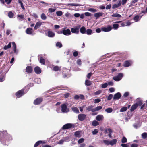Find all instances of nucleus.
<instances>
[{
	"mask_svg": "<svg viewBox=\"0 0 147 147\" xmlns=\"http://www.w3.org/2000/svg\"><path fill=\"white\" fill-rule=\"evenodd\" d=\"M12 137L6 131H0V140L4 145H8L9 142L12 140Z\"/></svg>",
	"mask_w": 147,
	"mask_h": 147,
	"instance_id": "obj_1",
	"label": "nucleus"
},
{
	"mask_svg": "<svg viewBox=\"0 0 147 147\" xmlns=\"http://www.w3.org/2000/svg\"><path fill=\"white\" fill-rule=\"evenodd\" d=\"M123 76V74L122 73H120L117 76L113 77V79L115 81H118L121 80Z\"/></svg>",
	"mask_w": 147,
	"mask_h": 147,
	"instance_id": "obj_2",
	"label": "nucleus"
},
{
	"mask_svg": "<svg viewBox=\"0 0 147 147\" xmlns=\"http://www.w3.org/2000/svg\"><path fill=\"white\" fill-rule=\"evenodd\" d=\"M62 34L64 35L65 36H69L71 35V32L69 29H66L65 28H63L62 29Z\"/></svg>",
	"mask_w": 147,
	"mask_h": 147,
	"instance_id": "obj_3",
	"label": "nucleus"
},
{
	"mask_svg": "<svg viewBox=\"0 0 147 147\" xmlns=\"http://www.w3.org/2000/svg\"><path fill=\"white\" fill-rule=\"evenodd\" d=\"M112 27L110 25H108L107 27H104L101 28V30L102 31L105 32H108L111 30Z\"/></svg>",
	"mask_w": 147,
	"mask_h": 147,
	"instance_id": "obj_4",
	"label": "nucleus"
},
{
	"mask_svg": "<svg viewBox=\"0 0 147 147\" xmlns=\"http://www.w3.org/2000/svg\"><path fill=\"white\" fill-rule=\"evenodd\" d=\"M25 94L23 90H21L18 91L16 94V95L17 98H19Z\"/></svg>",
	"mask_w": 147,
	"mask_h": 147,
	"instance_id": "obj_5",
	"label": "nucleus"
},
{
	"mask_svg": "<svg viewBox=\"0 0 147 147\" xmlns=\"http://www.w3.org/2000/svg\"><path fill=\"white\" fill-rule=\"evenodd\" d=\"M133 63L131 60H127L125 61L124 63L123 66L124 67H127L131 66Z\"/></svg>",
	"mask_w": 147,
	"mask_h": 147,
	"instance_id": "obj_6",
	"label": "nucleus"
},
{
	"mask_svg": "<svg viewBox=\"0 0 147 147\" xmlns=\"http://www.w3.org/2000/svg\"><path fill=\"white\" fill-rule=\"evenodd\" d=\"M67 105L64 104L62 105L61 106V111L63 113L67 112L69 111L68 109L67 108Z\"/></svg>",
	"mask_w": 147,
	"mask_h": 147,
	"instance_id": "obj_7",
	"label": "nucleus"
},
{
	"mask_svg": "<svg viewBox=\"0 0 147 147\" xmlns=\"http://www.w3.org/2000/svg\"><path fill=\"white\" fill-rule=\"evenodd\" d=\"M80 27H76L71 28V31L72 33L78 34L79 32Z\"/></svg>",
	"mask_w": 147,
	"mask_h": 147,
	"instance_id": "obj_8",
	"label": "nucleus"
},
{
	"mask_svg": "<svg viewBox=\"0 0 147 147\" xmlns=\"http://www.w3.org/2000/svg\"><path fill=\"white\" fill-rule=\"evenodd\" d=\"M86 116V115L84 114H80L78 116V119L80 121H82L85 119Z\"/></svg>",
	"mask_w": 147,
	"mask_h": 147,
	"instance_id": "obj_9",
	"label": "nucleus"
},
{
	"mask_svg": "<svg viewBox=\"0 0 147 147\" xmlns=\"http://www.w3.org/2000/svg\"><path fill=\"white\" fill-rule=\"evenodd\" d=\"M42 101V98H38L34 100V105H38L40 104Z\"/></svg>",
	"mask_w": 147,
	"mask_h": 147,
	"instance_id": "obj_10",
	"label": "nucleus"
},
{
	"mask_svg": "<svg viewBox=\"0 0 147 147\" xmlns=\"http://www.w3.org/2000/svg\"><path fill=\"white\" fill-rule=\"evenodd\" d=\"M72 124L71 123H67L64 125L62 127L63 129H66L71 128Z\"/></svg>",
	"mask_w": 147,
	"mask_h": 147,
	"instance_id": "obj_11",
	"label": "nucleus"
},
{
	"mask_svg": "<svg viewBox=\"0 0 147 147\" xmlns=\"http://www.w3.org/2000/svg\"><path fill=\"white\" fill-rule=\"evenodd\" d=\"M121 96V94L119 92H118L115 94L114 95L113 99L117 100L119 99Z\"/></svg>",
	"mask_w": 147,
	"mask_h": 147,
	"instance_id": "obj_12",
	"label": "nucleus"
},
{
	"mask_svg": "<svg viewBox=\"0 0 147 147\" xmlns=\"http://www.w3.org/2000/svg\"><path fill=\"white\" fill-rule=\"evenodd\" d=\"M26 72L28 74H30L32 71V68L31 66H28L26 67Z\"/></svg>",
	"mask_w": 147,
	"mask_h": 147,
	"instance_id": "obj_13",
	"label": "nucleus"
},
{
	"mask_svg": "<svg viewBox=\"0 0 147 147\" xmlns=\"http://www.w3.org/2000/svg\"><path fill=\"white\" fill-rule=\"evenodd\" d=\"M55 35V33L49 30L47 32V36L49 37H53Z\"/></svg>",
	"mask_w": 147,
	"mask_h": 147,
	"instance_id": "obj_14",
	"label": "nucleus"
},
{
	"mask_svg": "<svg viewBox=\"0 0 147 147\" xmlns=\"http://www.w3.org/2000/svg\"><path fill=\"white\" fill-rule=\"evenodd\" d=\"M86 109L88 111H91L93 112H94V109L93 108V106L92 105H90L87 107Z\"/></svg>",
	"mask_w": 147,
	"mask_h": 147,
	"instance_id": "obj_15",
	"label": "nucleus"
},
{
	"mask_svg": "<svg viewBox=\"0 0 147 147\" xmlns=\"http://www.w3.org/2000/svg\"><path fill=\"white\" fill-rule=\"evenodd\" d=\"M143 15L141 16L136 15L133 18V20L135 22H137L139 21Z\"/></svg>",
	"mask_w": 147,
	"mask_h": 147,
	"instance_id": "obj_16",
	"label": "nucleus"
},
{
	"mask_svg": "<svg viewBox=\"0 0 147 147\" xmlns=\"http://www.w3.org/2000/svg\"><path fill=\"white\" fill-rule=\"evenodd\" d=\"M45 142L44 141L40 140L37 142L34 145V147H37L39 144H44Z\"/></svg>",
	"mask_w": 147,
	"mask_h": 147,
	"instance_id": "obj_17",
	"label": "nucleus"
},
{
	"mask_svg": "<svg viewBox=\"0 0 147 147\" xmlns=\"http://www.w3.org/2000/svg\"><path fill=\"white\" fill-rule=\"evenodd\" d=\"M34 70L35 72L37 74H40L41 72L40 69L38 66L36 67L35 68Z\"/></svg>",
	"mask_w": 147,
	"mask_h": 147,
	"instance_id": "obj_18",
	"label": "nucleus"
},
{
	"mask_svg": "<svg viewBox=\"0 0 147 147\" xmlns=\"http://www.w3.org/2000/svg\"><path fill=\"white\" fill-rule=\"evenodd\" d=\"M103 119L104 116L101 115H98L96 117V119L98 121H102L103 120Z\"/></svg>",
	"mask_w": 147,
	"mask_h": 147,
	"instance_id": "obj_19",
	"label": "nucleus"
},
{
	"mask_svg": "<svg viewBox=\"0 0 147 147\" xmlns=\"http://www.w3.org/2000/svg\"><path fill=\"white\" fill-rule=\"evenodd\" d=\"M121 4V1H119V3L117 4H114L112 7V8L113 9H115L116 8H117L119 7L120 6Z\"/></svg>",
	"mask_w": 147,
	"mask_h": 147,
	"instance_id": "obj_20",
	"label": "nucleus"
},
{
	"mask_svg": "<svg viewBox=\"0 0 147 147\" xmlns=\"http://www.w3.org/2000/svg\"><path fill=\"white\" fill-rule=\"evenodd\" d=\"M42 24V22L40 21H39L37 22L34 27V29L35 30L37 29L38 28H39L40 27L41 25Z\"/></svg>",
	"mask_w": 147,
	"mask_h": 147,
	"instance_id": "obj_21",
	"label": "nucleus"
},
{
	"mask_svg": "<svg viewBox=\"0 0 147 147\" xmlns=\"http://www.w3.org/2000/svg\"><path fill=\"white\" fill-rule=\"evenodd\" d=\"M103 13L102 12L97 13L94 14V16L96 18V19H97L99 17L103 15Z\"/></svg>",
	"mask_w": 147,
	"mask_h": 147,
	"instance_id": "obj_22",
	"label": "nucleus"
},
{
	"mask_svg": "<svg viewBox=\"0 0 147 147\" xmlns=\"http://www.w3.org/2000/svg\"><path fill=\"white\" fill-rule=\"evenodd\" d=\"M26 33L28 34H31L33 32V30L32 28H28L26 29Z\"/></svg>",
	"mask_w": 147,
	"mask_h": 147,
	"instance_id": "obj_23",
	"label": "nucleus"
},
{
	"mask_svg": "<svg viewBox=\"0 0 147 147\" xmlns=\"http://www.w3.org/2000/svg\"><path fill=\"white\" fill-rule=\"evenodd\" d=\"M117 141V140L116 139H113L111 140H110L109 145L113 146L115 144Z\"/></svg>",
	"mask_w": 147,
	"mask_h": 147,
	"instance_id": "obj_24",
	"label": "nucleus"
},
{
	"mask_svg": "<svg viewBox=\"0 0 147 147\" xmlns=\"http://www.w3.org/2000/svg\"><path fill=\"white\" fill-rule=\"evenodd\" d=\"M24 15H18L17 16V18L19 21H22L23 19L24 18Z\"/></svg>",
	"mask_w": 147,
	"mask_h": 147,
	"instance_id": "obj_25",
	"label": "nucleus"
},
{
	"mask_svg": "<svg viewBox=\"0 0 147 147\" xmlns=\"http://www.w3.org/2000/svg\"><path fill=\"white\" fill-rule=\"evenodd\" d=\"M71 109L75 113L78 114L79 113V111L78 108L76 107H72L71 108Z\"/></svg>",
	"mask_w": 147,
	"mask_h": 147,
	"instance_id": "obj_26",
	"label": "nucleus"
},
{
	"mask_svg": "<svg viewBox=\"0 0 147 147\" xmlns=\"http://www.w3.org/2000/svg\"><path fill=\"white\" fill-rule=\"evenodd\" d=\"M137 105V104H135L133 105L130 109V110L131 111H133L135 110L138 107Z\"/></svg>",
	"mask_w": 147,
	"mask_h": 147,
	"instance_id": "obj_27",
	"label": "nucleus"
},
{
	"mask_svg": "<svg viewBox=\"0 0 147 147\" xmlns=\"http://www.w3.org/2000/svg\"><path fill=\"white\" fill-rule=\"evenodd\" d=\"M80 31L81 33L82 34H85L86 31L85 27L84 26L82 27L80 29Z\"/></svg>",
	"mask_w": 147,
	"mask_h": 147,
	"instance_id": "obj_28",
	"label": "nucleus"
},
{
	"mask_svg": "<svg viewBox=\"0 0 147 147\" xmlns=\"http://www.w3.org/2000/svg\"><path fill=\"white\" fill-rule=\"evenodd\" d=\"M138 0H134L132 1L130 3V5H129L130 7H132L136 5V2H138Z\"/></svg>",
	"mask_w": 147,
	"mask_h": 147,
	"instance_id": "obj_29",
	"label": "nucleus"
},
{
	"mask_svg": "<svg viewBox=\"0 0 147 147\" xmlns=\"http://www.w3.org/2000/svg\"><path fill=\"white\" fill-rule=\"evenodd\" d=\"M61 67L57 66H54L53 68V70L55 71H58L60 70Z\"/></svg>",
	"mask_w": 147,
	"mask_h": 147,
	"instance_id": "obj_30",
	"label": "nucleus"
},
{
	"mask_svg": "<svg viewBox=\"0 0 147 147\" xmlns=\"http://www.w3.org/2000/svg\"><path fill=\"white\" fill-rule=\"evenodd\" d=\"M111 16L112 17H115L118 18H121V15L117 13H114L112 14L111 15Z\"/></svg>",
	"mask_w": 147,
	"mask_h": 147,
	"instance_id": "obj_31",
	"label": "nucleus"
},
{
	"mask_svg": "<svg viewBox=\"0 0 147 147\" xmlns=\"http://www.w3.org/2000/svg\"><path fill=\"white\" fill-rule=\"evenodd\" d=\"M11 47V42L9 43L7 45L5 46L4 47V49L7 50Z\"/></svg>",
	"mask_w": 147,
	"mask_h": 147,
	"instance_id": "obj_32",
	"label": "nucleus"
},
{
	"mask_svg": "<svg viewBox=\"0 0 147 147\" xmlns=\"http://www.w3.org/2000/svg\"><path fill=\"white\" fill-rule=\"evenodd\" d=\"M92 123V125L94 126L98 125L99 124L98 122L96 120L93 121Z\"/></svg>",
	"mask_w": 147,
	"mask_h": 147,
	"instance_id": "obj_33",
	"label": "nucleus"
},
{
	"mask_svg": "<svg viewBox=\"0 0 147 147\" xmlns=\"http://www.w3.org/2000/svg\"><path fill=\"white\" fill-rule=\"evenodd\" d=\"M74 135L76 137L80 138L81 137L80 133V131H77L75 132Z\"/></svg>",
	"mask_w": 147,
	"mask_h": 147,
	"instance_id": "obj_34",
	"label": "nucleus"
},
{
	"mask_svg": "<svg viewBox=\"0 0 147 147\" xmlns=\"http://www.w3.org/2000/svg\"><path fill=\"white\" fill-rule=\"evenodd\" d=\"M105 111L107 113H111L113 111V109L111 108H107L105 109Z\"/></svg>",
	"mask_w": 147,
	"mask_h": 147,
	"instance_id": "obj_35",
	"label": "nucleus"
},
{
	"mask_svg": "<svg viewBox=\"0 0 147 147\" xmlns=\"http://www.w3.org/2000/svg\"><path fill=\"white\" fill-rule=\"evenodd\" d=\"M137 102L136 103V104H137V106L138 105H141L142 104V101L139 99L138 98L136 100Z\"/></svg>",
	"mask_w": 147,
	"mask_h": 147,
	"instance_id": "obj_36",
	"label": "nucleus"
},
{
	"mask_svg": "<svg viewBox=\"0 0 147 147\" xmlns=\"http://www.w3.org/2000/svg\"><path fill=\"white\" fill-rule=\"evenodd\" d=\"M14 16L13 13L11 11H9L8 13V16L10 18H12Z\"/></svg>",
	"mask_w": 147,
	"mask_h": 147,
	"instance_id": "obj_37",
	"label": "nucleus"
},
{
	"mask_svg": "<svg viewBox=\"0 0 147 147\" xmlns=\"http://www.w3.org/2000/svg\"><path fill=\"white\" fill-rule=\"evenodd\" d=\"M85 84L86 86H89L92 83L91 82V81H89V80H86L85 81Z\"/></svg>",
	"mask_w": 147,
	"mask_h": 147,
	"instance_id": "obj_38",
	"label": "nucleus"
},
{
	"mask_svg": "<svg viewBox=\"0 0 147 147\" xmlns=\"http://www.w3.org/2000/svg\"><path fill=\"white\" fill-rule=\"evenodd\" d=\"M86 32L88 35H90L92 33V30L90 29H88L87 30Z\"/></svg>",
	"mask_w": 147,
	"mask_h": 147,
	"instance_id": "obj_39",
	"label": "nucleus"
},
{
	"mask_svg": "<svg viewBox=\"0 0 147 147\" xmlns=\"http://www.w3.org/2000/svg\"><path fill=\"white\" fill-rule=\"evenodd\" d=\"M103 142L106 145H109L110 140H109L108 139H106L103 140Z\"/></svg>",
	"mask_w": 147,
	"mask_h": 147,
	"instance_id": "obj_40",
	"label": "nucleus"
},
{
	"mask_svg": "<svg viewBox=\"0 0 147 147\" xmlns=\"http://www.w3.org/2000/svg\"><path fill=\"white\" fill-rule=\"evenodd\" d=\"M102 107L101 106H99L96 107L94 108V112L96 111H98L101 109H102Z\"/></svg>",
	"mask_w": 147,
	"mask_h": 147,
	"instance_id": "obj_41",
	"label": "nucleus"
},
{
	"mask_svg": "<svg viewBox=\"0 0 147 147\" xmlns=\"http://www.w3.org/2000/svg\"><path fill=\"white\" fill-rule=\"evenodd\" d=\"M34 81L35 82L38 84H39L41 83L40 79L39 78H35L34 79Z\"/></svg>",
	"mask_w": 147,
	"mask_h": 147,
	"instance_id": "obj_42",
	"label": "nucleus"
},
{
	"mask_svg": "<svg viewBox=\"0 0 147 147\" xmlns=\"http://www.w3.org/2000/svg\"><path fill=\"white\" fill-rule=\"evenodd\" d=\"M41 18L43 20H45L47 18V16L44 13H42L41 15Z\"/></svg>",
	"mask_w": 147,
	"mask_h": 147,
	"instance_id": "obj_43",
	"label": "nucleus"
},
{
	"mask_svg": "<svg viewBox=\"0 0 147 147\" xmlns=\"http://www.w3.org/2000/svg\"><path fill=\"white\" fill-rule=\"evenodd\" d=\"M127 110V108L126 107H124L121 108L120 110V112H123L126 111Z\"/></svg>",
	"mask_w": 147,
	"mask_h": 147,
	"instance_id": "obj_44",
	"label": "nucleus"
},
{
	"mask_svg": "<svg viewBox=\"0 0 147 147\" xmlns=\"http://www.w3.org/2000/svg\"><path fill=\"white\" fill-rule=\"evenodd\" d=\"M5 80V77L3 75H1L0 77V82H2Z\"/></svg>",
	"mask_w": 147,
	"mask_h": 147,
	"instance_id": "obj_45",
	"label": "nucleus"
},
{
	"mask_svg": "<svg viewBox=\"0 0 147 147\" xmlns=\"http://www.w3.org/2000/svg\"><path fill=\"white\" fill-rule=\"evenodd\" d=\"M113 28L115 30H117L119 27V25L117 24H114L113 25Z\"/></svg>",
	"mask_w": 147,
	"mask_h": 147,
	"instance_id": "obj_46",
	"label": "nucleus"
},
{
	"mask_svg": "<svg viewBox=\"0 0 147 147\" xmlns=\"http://www.w3.org/2000/svg\"><path fill=\"white\" fill-rule=\"evenodd\" d=\"M101 87L102 88H105L107 87L108 86V84L107 83H105L104 84H101Z\"/></svg>",
	"mask_w": 147,
	"mask_h": 147,
	"instance_id": "obj_47",
	"label": "nucleus"
},
{
	"mask_svg": "<svg viewBox=\"0 0 147 147\" xmlns=\"http://www.w3.org/2000/svg\"><path fill=\"white\" fill-rule=\"evenodd\" d=\"M40 62L41 64H44L45 63V60L42 57H41L40 58Z\"/></svg>",
	"mask_w": 147,
	"mask_h": 147,
	"instance_id": "obj_48",
	"label": "nucleus"
},
{
	"mask_svg": "<svg viewBox=\"0 0 147 147\" xmlns=\"http://www.w3.org/2000/svg\"><path fill=\"white\" fill-rule=\"evenodd\" d=\"M56 9V8H49L48 9V11L49 12L52 13L54 12Z\"/></svg>",
	"mask_w": 147,
	"mask_h": 147,
	"instance_id": "obj_49",
	"label": "nucleus"
},
{
	"mask_svg": "<svg viewBox=\"0 0 147 147\" xmlns=\"http://www.w3.org/2000/svg\"><path fill=\"white\" fill-rule=\"evenodd\" d=\"M102 92V91L99 90L94 93V94L95 95H97L99 94Z\"/></svg>",
	"mask_w": 147,
	"mask_h": 147,
	"instance_id": "obj_50",
	"label": "nucleus"
},
{
	"mask_svg": "<svg viewBox=\"0 0 147 147\" xmlns=\"http://www.w3.org/2000/svg\"><path fill=\"white\" fill-rule=\"evenodd\" d=\"M68 5H71L72 6H81V5L78 4H74V3H69L68 4Z\"/></svg>",
	"mask_w": 147,
	"mask_h": 147,
	"instance_id": "obj_51",
	"label": "nucleus"
},
{
	"mask_svg": "<svg viewBox=\"0 0 147 147\" xmlns=\"http://www.w3.org/2000/svg\"><path fill=\"white\" fill-rule=\"evenodd\" d=\"M142 136L143 138L145 139L147 137V133L144 132L142 134Z\"/></svg>",
	"mask_w": 147,
	"mask_h": 147,
	"instance_id": "obj_52",
	"label": "nucleus"
},
{
	"mask_svg": "<svg viewBox=\"0 0 147 147\" xmlns=\"http://www.w3.org/2000/svg\"><path fill=\"white\" fill-rule=\"evenodd\" d=\"M88 11L92 12H95L97 11V10L96 9L92 8L89 9Z\"/></svg>",
	"mask_w": 147,
	"mask_h": 147,
	"instance_id": "obj_53",
	"label": "nucleus"
},
{
	"mask_svg": "<svg viewBox=\"0 0 147 147\" xmlns=\"http://www.w3.org/2000/svg\"><path fill=\"white\" fill-rule=\"evenodd\" d=\"M112 132V130L110 128H109L108 129H106L105 130V133H111Z\"/></svg>",
	"mask_w": 147,
	"mask_h": 147,
	"instance_id": "obj_54",
	"label": "nucleus"
},
{
	"mask_svg": "<svg viewBox=\"0 0 147 147\" xmlns=\"http://www.w3.org/2000/svg\"><path fill=\"white\" fill-rule=\"evenodd\" d=\"M64 142H68L69 141V138L68 136L63 138Z\"/></svg>",
	"mask_w": 147,
	"mask_h": 147,
	"instance_id": "obj_55",
	"label": "nucleus"
},
{
	"mask_svg": "<svg viewBox=\"0 0 147 147\" xmlns=\"http://www.w3.org/2000/svg\"><path fill=\"white\" fill-rule=\"evenodd\" d=\"M62 44L60 42H57L56 44V46L59 47V48H61L62 47Z\"/></svg>",
	"mask_w": 147,
	"mask_h": 147,
	"instance_id": "obj_56",
	"label": "nucleus"
},
{
	"mask_svg": "<svg viewBox=\"0 0 147 147\" xmlns=\"http://www.w3.org/2000/svg\"><path fill=\"white\" fill-rule=\"evenodd\" d=\"M56 14L58 16H61L62 15L63 13L61 11H59L56 12Z\"/></svg>",
	"mask_w": 147,
	"mask_h": 147,
	"instance_id": "obj_57",
	"label": "nucleus"
},
{
	"mask_svg": "<svg viewBox=\"0 0 147 147\" xmlns=\"http://www.w3.org/2000/svg\"><path fill=\"white\" fill-rule=\"evenodd\" d=\"M127 141V140L126 138L124 137H123L121 140V142L122 143H125Z\"/></svg>",
	"mask_w": 147,
	"mask_h": 147,
	"instance_id": "obj_58",
	"label": "nucleus"
},
{
	"mask_svg": "<svg viewBox=\"0 0 147 147\" xmlns=\"http://www.w3.org/2000/svg\"><path fill=\"white\" fill-rule=\"evenodd\" d=\"M84 139L83 138L80 139L78 141V142L79 144H80L84 142Z\"/></svg>",
	"mask_w": 147,
	"mask_h": 147,
	"instance_id": "obj_59",
	"label": "nucleus"
},
{
	"mask_svg": "<svg viewBox=\"0 0 147 147\" xmlns=\"http://www.w3.org/2000/svg\"><path fill=\"white\" fill-rule=\"evenodd\" d=\"M113 95L112 94H110L108 97L107 100H110L113 97Z\"/></svg>",
	"mask_w": 147,
	"mask_h": 147,
	"instance_id": "obj_60",
	"label": "nucleus"
},
{
	"mask_svg": "<svg viewBox=\"0 0 147 147\" xmlns=\"http://www.w3.org/2000/svg\"><path fill=\"white\" fill-rule=\"evenodd\" d=\"M77 64L80 65L81 64V61L80 59H78L77 61Z\"/></svg>",
	"mask_w": 147,
	"mask_h": 147,
	"instance_id": "obj_61",
	"label": "nucleus"
},
{
	"mask_svg": "<svg viewBox=\"0 0 147 147\" xmlns=\"http://www.w3.org/2000/svg\"><path fill=\"white\" fill-rule=\"evenodd\" d=\"M133 126L134 128L136 129H137L140 127V125L139 124H134L133 125Z\"/></svg>",
	"mask_w": 147,
	"mask_h": 147,
	"instance_id": "obj_62",
	"label": "nucleus"
},
{
	"mask_svg": "<svg viewBox=\"0 0 147 147\" xmlns=\"http://www.w3.org/2000/svg\"><path fill=\"white\" fill-rule=\"evenodd\" d=\"M109 90L111 92H114L115 91V89L113 88H111L109 89Z\"/></svg>",
	"mask_w": 147,
	"mask_h": 147,
	"instance_id": "obj_63",
	"label": "nucleus"
},
{
	"mask_svg": "<svg viewBox=\"0 0 147 147\" xmlns=\"http://www.w3.org/2000/svg\"><path fill=\"white\" fill-rule=\"evenodd\" d=\"M101 101V100L100 99H96L94 100V103H97L100 102Z\"/></svg>",
	"mask_w": 147,
	"mask_h": 147,
	"instance_id": "obj_64",
	"label": "nucleus"
}]
</instances>
